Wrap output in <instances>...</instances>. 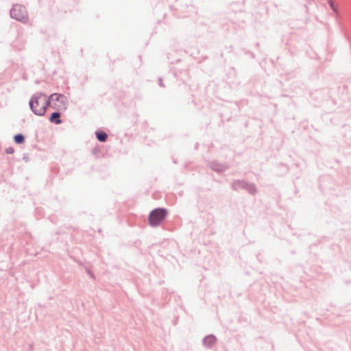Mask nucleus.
<instances>
[{
    "instance_id": "obj_1",
    "label": "nucleus",
    "mask_w": 351,
    "mask_h": 351,
    "mask_svg": "<svg viewBox=\"0 0 351 351\" xmlns=\"http://www.w3.org/2000/svg\"><path fill=\"white\" fill-rule=\"evenodd\" d=\"M168 210L165 208L158 207L149 214L148 221L151 227L155 228L159 226L167 218Z\"/></svg>"
},
{
    "instance_id": "obj_2",
    "label": "nucleus",
    "mask_w": 351,
    "mask_h": 351,
    "mask_svg": "<svg viewBox=\"0 0 351 351\" xmlns=\"http://www.w3.org/2000/svg\"><path fill=\"white\" fill-rule=\"evenodd\" d=\"M29 105L36 114L42 116L45 113L49 101L45 97H34L30 101Z\"/></svg>"
},
{
    "instance_id": "obj_3",
    "label": "nucleus",
    "mask_w": 351,
    "mask_h": 351,
    "mask_svg": "<svg viewBox=\"0 0 351 351\" xmlns=\"http://www.w3.org/2000/svg\"><path fill=\"white\" fill-rule=\"evenodd\" d=\"M231 189L238 191L241 189L247 191L250 195H254L257 193V189L254 183L247 182L244 180H234L231 183Z\"/></svg>"
},
{
    "instance_id": "obj_4",
    "label": "nucleus",
    "mask_w": 351,
    "mask_h": 351,
    "mask_svg": "<svg viewBox=\"0 0 351 351\" xmlns=\"http://www.w3.org/2000/svg\"><path fill=\"white\" fill-rule=\"evenodd\" d=\"M10 15L13 19L23 23H25L27 20V12L25 8L19 4L13 6L10 11Z\"/></svg>"
},
{
    "instance_id": "obj_5",
    "label": "nucleus",
    "mask_w": 351,
    "mask_h": 351,
    "mask_svg": "<svg viewBox=\"0 0 351 351\" xmlns=\"http://www.w3.org/2000/svg\"><path fill=\"white\" fill-rule=\"evenodd\" d=\"M50 101L53 107L59 110H64L67 108V98L64 95L54 93L50 97Z\"/></svg>"
},
{
    "instance_id": "obj_6",
    "label": "nucleus",
    "mask_w": 351,
    "mask_h": 351,
    "mask_svg": "<svg viewBox=\"0 0 351 351\" xmlns=\"http://www.w3.org/2000/svg\"><path fill=\"white\" fill-rule=\"evenodd\" d=\"M207 166L213 171L221 173L229 169V165L226 162L220 163L217 160H209Z\"/></svg>"
},
{
    "instance_id": "obj_7",
    "label": "nucleus",
    "mask_w": 351,
    "mask_h": 351,
    "mask_svg": "<svg viewBox=\"0 0 351 351\" xmlns=\"http://www.w3.org/2000/svg\"><path fill=\"white\" fill-rule=\"evenodd\" d=\"M216 342L217 337L213 334L206 335L202 339V343L204 346H205L207 348H212Z\"/></svg>"
},
{
    "instance_id": "obj_8",
    "label": "nucleus",
    "mask_w": 351,
    "mask_h": 351,
    "mask_svg": "<svg viewBox=\"0 0 351 351\" xmlns=\"http://www.w3.org/2000/svg\"><path fill=\"white\" fill-rule=\"evenodd\" d=\"M96 138L101 143H105L108 140V134L103 130L99 129L95 132Z\"/></svg>"
},
{
    "instance_id": "obj_9",
    "label": "nucleus",
    "mask_w": 351,
    "mask_h": 351,
    "mask_svg": "<svg viewBox=\"0 0 351 351\" xmlns=\"http://www.w3.org/2000/svg\"><path fill=\"white\" fill-rule=\"evenodd\" d=\"M49 121L51 123H56V124H60L61 123L62 121L60 119V114L59 112H53L49 118Z\"/></svg>"
},
{
    "instance_id": "obj_10",
    "label": "nucleus",
    "mask_w": 351,
    "mask_h": 351,
    "mask_svg": "<svg viewBox=\"0 0 351 351\" xmlns=\"http://www.w3.org/2000/svg\"><path fill=\"white\" fill-rule=\"evenodd\" d=\"M14 141L19 144L23 143L24 142V136L22 134L15 135Z\"/></svg>"
},
{
    "instance_id": "obj_11",
    "label": "nucleus",
    "mask_w": 351,
    "mask_h": 351,
    "mask_svg": "<svg viewBox=\"0 0 351 351\" xmlns=\"http://www.w3.org/2000/svg\"><path fill=\"white\" fill-rule=\"evenodd\" d=\"M328 4L334 12H337L338 8L337 6L335 5V2L333 1V0H329Z\"/></svg>"
},
{
    "instance_id": "obj_12",
    "label": "nucleus",
    "mask_w": 351,
    "mask_h": 351,
    "mask_svg": "<svg viewBox=\"0 0 351 351\" xmlns=\"http://www.w3.org/2000/svg\"><path fill=\"white\" fill-rule=\"evenodd\" d=\"M242 51L245 53V54L250 56L252 58L254 59L256 58L254 53L250 51L243 49Z\"/></svg>"
},
{
    "instance_id": "obj_13",
    "label": "nucleus",
    "mask_w": 351,
    "mask_h": 351,
    "mask_svg": "<svg viewBox=\"0 0 351 351\" xmlns=\"http://www.w3.org/2000/svg\"><path fill=\"white\" fill-rule=\"evenodd\" d=\"M14 149L11 147L5 149V152L7 154H12L14 152Z\"/></svg>"
},
{
    "instance_id": "obj_14",
    "label": "nucleus",
    "mask_w": 351,
    "mask_h": 351,
    "mask_svg": "<svg viewBox=\"0 0 351 351\" xmlns=\"http://www.w3.org/2000/svg\"><path fill=\"white\" fill-rule=\"evenodd\" d=\"M99 149L97 148V147H95L93 150H92V154L97 156V153L99 152Z\"/></svg>"
},
{
    "instance_id": "obj_15",
    "label": "nucleus",
    "mask_w": 351,
    "mask_h": 351,
    "mask_svg": "<svg viewBox=\"0 0 351 351\" xmlns=\"http://www.w3.org/2000/svg\"><path fill=\"white\" fill-rule=\"evenodd\" d=\"M89 278H95V275L92 273V271L89 269Z\"/></svg>"
},
{
    "instance_id": "obj_16",
    "label": "nucleus",
    "mask_w": 351,
    "mask_h": 351,
    "mask_svg": "<svg viewBox=\"0 0 351 351\" xmlns=\"http://www.w3.org/2000/svg\"><path fill=\"white\" fill-rule=\"evenodd\" d=\"M159 86H161V87H163L164 86V84L162 83V81L161 79H159V83H158Z\"/></svg>"
},
{
    "instance_id": "obj_17",
    "label": "nucleus",
    "mask_w": 351,
    "mask_h": 351,
    "mask_svg": "<svg viewBox=\"0 0 351 351\" xmlns=\"http://www.w3.org/2000/svg\"><path fill=\"white\" fill-rule=\"evenodd\" d=\"M255 46H256V47H259V43H256V45H255Z\"/></svg>"
},
{
    "instance_id": "obj_18",
    "label": "nucleus",
    "mask_w": 351,
    "mask_h": 351,
    "mask_svg": "<svg viewBox=\"0 0 351 351\" xmlns=\"http://www.w3.org/2000/svg\"><path fill=\"white\" fill-rule=\"evenodd\" d=\"M98 232H101V228H99V229H98Z\"/></svg>"
}]
</instances>
